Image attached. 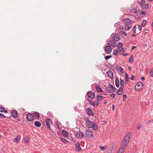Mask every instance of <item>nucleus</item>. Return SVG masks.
Instances as JSON below:
<instances>
[{
  "mask_svg": "<svg viewBox=\"0 0 153 153\" xmlns=\"http://www.w3.org/2000/svg\"><path fill=\"white\" fill-rule=\"evenodd\" d=\"M129 81V78H125V83L126 84H127Z\"/></svg>",
  "mask_w": 153,
  "mask_h": 153,
  "instance_id": "nucleus-38",
  "label": "nucleus"
},
{
  "mask_svg": "<svg viewBox=\"0 0 153 153\" xmlns=\"http://www.w3.org/2000/svg\"><path fill=\"white\" fill-rule=\"evenodd\" d=\"M128 55V54H127V53H124L123 54V56H126L127 55Z\"/></svg>",
  "mask_w": 153,
  "mask_h": 153,
  "instance_id": "nucleus-59",
  "label": "nucleus"
},
{
  "mask_svg": "<svg viewBox=\"0 0 153 153\" xmlns=\"http://www.w3.org/2000/svg\"><path fill=\"white\" fill-rule=\"evenodd\" d=\"M123 88L122 87H120L119 89L117 91L116 93L118 95L121 94L122 93Z\"/></svg>",
  "mask_w": 153,
  "mask_h": 153,
  "instance_id": "nucleus-21",
  "label": "nucleus"
},
{
  "mask_svg": "<svg viewBox=\"0 0 153 153\" xmlns=\"http://www.w3.org/2000/svg\"><path fill=\"white\" fill-rule=\"evenodd\" d=\"M116 42H115V41H114V40L109 41V43L108 44V45H109L110 46L111 45V46L113 47H115L116 46Z\"/></svg>",
  "mask_w": 153,
  "mask_h": 153,
  "instance_id": "nucleus-14",
  "label": "nucleus"
},
{
  "mask_svg": "<svg viewBox=\"0 0 153 153\" xmlns=\"http://www.w3.org/2000/svg\"><path fill=\"white\" fill-rule=\"evenodd\" d=\"M136 35L134 34H132L131 35V36L132 37H134L136 36Z\"/></svg>",
  "mask_w": 153,
  "mask_h": 153,
  "instance_id": "nucleus-62",
  "label": "nucleus"
},
{
  "mask_svg": "<svg viewBox=\"0 0 153 153\" xmlns=\"http://www.w3.org/2000/svg\"><path fill=\"white\" fill-rule=\"evenodd\" d=\"M21 136L19 135H18L13 140V141L14 142L17 143L19 142L20 140Z\"/></svg>",
  "mask_w": 153,
  "mask_h": 153,
  "instance_id": "nucleus-10",
  "label": "nucleus"
},
{
  "mask_svg": "<svg viewBox=\"0 0 153 153\" xmlns=\"http://www.w3.org/2000/svg\"><path fill=\"white\" fill-rule=\"evenodd\" d=\"M137 128L138 129H140V128L141 127V126L140 124H137Z\"/></svg>",
  "mask_w": 153,
  "mask_h": 153,
  "instance_id": "nucleus-44",
  "label": "nucleus"
},
{
  "mask_svg": "<svg viewBox=\"0 0 153 153\" xmlns=\"http://www.w3.org/2000/svg\"><path fill=\"white\" fill-rule=\"evenodd\" d=\"M122 34L124 36H126V33L125 32H123Z\"/></svg>",
  "mask_w": 153,
  "mask_h": 153,
  "instance_id": "nucleus-60",
  "label": "nucleus"
},
{
  "mask_svg": "<svg viewBox=\"0 0 153 153\" xmlns=\"http://www.w3.org/2000/svg\"><path fill=\"white\" fill-rule=\"evenodd\" d=\"M118 50H119V49H118L117 51H114V54L115 55H117L118 54L117 51Z\"/></svg>",
  "mask_w": 153,
  "mask_h": 153,
  "instance_id": "nucleus-42",
  "label": "nucleus"
},
{
  "mask_svg": "<svg viewBox=\"0 0 153 153\" xmlns=\"http://www.w3.org/2000/svg\"><path fill=\"white\" fill-rule=\"evenodd\" d=\"M141 13L143 15H145L146 14V12L145 11H143L141 12Z\"/></svg>",
  "mask_w": 153,
  "mask_h": 153,
  "instance_id": "nucleus-51",
  "label": "nucleus"
},
{
  "mask_svg": "<svg viewBox=\"0 0 153 153\" xmlns=\"http://www.w3.org/2000/svg\"><path fill=\"white\" fill-rule=\"evenodd\" d=\"M97 99V101H100L101 100V99L100 98V97L99 96V95H97L96 96Z\"/></svg>",
  "mask_w": 153,
  "mask_h": 153,
  "instance_id": "nucleus-35",
  "label": "nucleus"
},
{
  "mask_svg": "<svg viewBox=\"0 0 153 153\" xmlns=\"http://www.w3.org/2000/svg\"><path fill=\"white\" fill-rule=\"evenodd\" d=\"M134 60L133 57L132 56H131L129 60V62H133Z\"/></svg>",
  "mask_w": 153,
  "mask_h": 153,
  "instance_id": "nucleus-33",
  "label": "nucleus"
},
{
  "mask_svg": "<svg viewBox=\"0 0 153 153\" xmlns=\"http://www.w3.org/2000/svg\"><path fill=\"white\" fill-rule=\"evenodd\" d=\"M121 148L119 150L118 153H123L126 148V146H124L123 145H121Z\"/></svg>",
  "mask_w": 153,
  "mask_h": 153,
  "instance_id": "nucleus-15",
  "label": "nucleus"
},
{
  "mask_svg": "<svg viewBox=\"0 0 153 153\" xmlns=\"http://www.w3.org/2000/svg\"><path fill=\"white\" fill-rule=\"evenodd\" d=\"M105 51L108 54H109L111 52V48L110 45L106 46L105 47Z\"/></svg>",
  "mask_w": 153,
  "mask_h": 153,
  "instance_id": "nucleus-7",
  "label": "nucleus"
},
{
  "mask_svg": "<svg viewBox=\"0 0 153 153\" xmlns=\"http://www.w3.org/2000/svg\"><path fill=\"white\" fill-rule=\"evenodd\" d=\"M141 4H144L145 3V1L144 0H142L141 1Z\"/></svg>",
  "mask_w": 153,
  "mask_h": 153,
  "instance_id": "nucleus-52",
  "label": "nucleus"
},
{
  "mask_svg": "<svg viewBox=\"0 0 153 153\" xmlns=\"http://www.w3.org/2000/svg\"><path fill=\"white\" fill-rule=\"evenodd\" d=\"M130 79L131 80H133L134 79V76L132 75L131 76V77L130 78Z\"/></svg>",
  "mask_w": 153,
  "mask_h": 153,
  "instance_id": "nucleus-54",
  "label": "nucleus"
},
{
  "mask_svg": "<svg viewBox=\"0 0 153 153\" xmlns=\"http://www.w3.org/2000/svg\"><path fill=\"white\" fill-rule=\"evenodd\" d=\"M120 85L122 87H123L124 85V82L121 79H120Z\"/></svg>",
  "mask_w": 153,
  "mask_h": 153,
  "instance_id": "nucleus-27",
  "label": "nucleus"
},
{
  "mask_svg": "<svg viewBox=\"0 0 153 153\" xmlns=\"http://www.w3.org/2000/svg\"><path fill=\"white\" fill-rule=\"evenodd\" d=\"M85 134L87 137L91 138L93 136V133L91 131L88 130L85 131Z\"/></svg>",
  "mask_w": 153,
  "mask_h": 153,
  "instance_id": "nucleus-5",
  "label": "nucleus"
},
{
  "mask_svg": "<svg viewBox=\"0 0 153 153\" xmlns=\"http://www.w3.org/2000/svg\"><path fill=\"white\" fill-rule=\"evenodd\" d=\"M46 123L47 127L50 129V125L52 124V122L50 119H47L46 121Z\"/></svg>",
  "mask_w": 153,
  "mask_h": 153,
  "instance_id": "nucleus-12",
  "label": "nucleus"
},
{
  "mask_svg": "<svg viewBox=\"0 0 153 153\" xmlns=\"http://www.w3.org/2000/svg\"><path fill=\"white\" fill-rule=\"evenodd\" d=\"M146 9H148L149 7V6L148 4H146L144 5Z\"/></svg>",
  "mask_w": 153,
  "mask_h": 153,
  "instance_id": "nucleus-45",
  "label": "nucleus"
},
{
  "mask_svg": "<svg viewBox=\"0 0 153 153\" xmlns=\"http://www.w3.org/2000/svg\"><path fill=\"white\" fill-rule=\"evenodd\" d=\"M111 55H109V56H105V59H106V60H108L109 59H110V58H111Z\"/></svg>",
  "mask_w": 153,
  "mask_h": 153,
  "instance_id": "nucleus-36",
  "label": "nucleus"
},
{
  "mask_svg": "<svg viewBox=\"0 0 153 153\" xmlns=\"http://www.w3.org/2000/svg\"><path fill=\"white\" fill-rule=\"evenodd\" d=\"M85 126L88 128H93L95 130L98 129V127L97 124L95 123H93L89 119L88 117L85 118Z\"/></svg>",
  "mask_w": 153,
  "mask_h": 153,
  "instance_id": "nucleus-1",
  "label": "nucleus"
},
{
  "mask_svg": "<svg viewBox=\"0 0 153 153\" xmlns=\"http://www.w3.org/2000/svg\"><path fill=\"white\" fill-rule=\"evenodd\" d=\"M104 104H105L107 103V100H104L103 101Z\"/></svg>",
  "mask_w": 153,
  "mask_h": 153,
  "instance_id": "nucleus-57",
  "label": "nucleus"
},
{
  "mask_svg": "<svg viewBox=\"0 0 153 153\" xmlns=\"http://www.w3.org/2000/svg\"><path fill=\"white\" fill-rule=\"evenodd\" d=\"M26 118L28 121H31L33 120V115L30 114L27 115Z\"/></svg>",
  "mask_w": 153,
  "mask_h": 153,
  "instance_id": "nucleus-8",
  "label": "nucleus"
},
{
  "mask_svg": "<svg viewBox=\"0 0 153 153\" xmlns=\"http://www.w3.org/2000/svg\"><path fill=\"white\" fill-rule=\"evenodd\" d=\"M99 147L100 149L102 151H104L106 149V147L105 146H99Z\"/></svg>",
  "mask_w": 153,
  "mask_h": 153,
  "instance_id": "nucleus-28",
  "label": "nucleus"
},
{
  "mask_svg": "<svg viewBox=\"0 0 153 153\" xmlns=\"http://www.w3.org/2000/svg\"><path fill=\"white\" fill-rule=\"evenodd\" d=\"M11 114L13 118H16L18 116L17 112L15 110L13 111L12 112Z\"/></svg>",
  "mask_w": 153,
  "mask_h": 153,
  "instance_id": "nucleus-17",
  "label": "nucleus"
},
{
  "mask_svg": "<svg viewBox=\"0 0 153 153\" xmlns=\"http://www.w3.org/2000/svg\"><path fill=\"white\" fill-rule=\"evenodd\" d=\"M29 138L27 137H26L25 139V141L26 143H27L28 141Z\"/></svg>",
  "mask_w": 153,
  "mask_h": 153,
  "instance_id": "nucleus-43",
  "label": "nucleus"
},
{
  "mask_svg": "<svg viewBox=\"0 0 153 153\" xmlns=\"http://www.w3.org/2000/svg\"><path fill=\"white\" fill-rule=\"evenodd\" d=\"M127 97V96L126 94H124L123 96V100H125V99Z\"/></svg>",
  "mask_w": 153,
  "mask_h": 153,
  "instance_id": "nucleus-50",
  "label": "nucleus"
},
{
  "mask_svg": "<svg viewBox=\"0 0 153 153\" xmlns=\"http://www.w3.org/2000/svg\"><path fill=\"white\" fill-rule=\"evenodd\" d=\"M33 114L34 117L36 119L38 120L39 117V114L36 112H35L33 113Z\"/></svg>",
  "mask_w": 153,
  "mask_h": 153,
  "instance_id": "nucleus-22",
  "label": "nucleus"
},
{
  "mask_svg": "<svg viewBox=\"0 0 153 153\" xmlns=\"http://www.w3.org/2000/svg\"><path fill=\"white\" fill-rule=\"evenodd\" d=\"M4 110V108L0 107V112H3Z\"/></svg>",
  "mask_w": 153,
  "mask_h": 153,
  "instance_id": "nucleus-41",
  "label": "nucleus"
},
{
  "mask_svg": "<svg viewBox=\"0 0 153 153\" xmlns=\"http://www.w3.org/2000/svg\"><path fill=\"white\" fill-rule=\"evenodd\" d=\"M107 74L108 76L111 79H112L113 78V73L111 71H108L107 72Z\"/></svg>",
  "mask_w": 153,
  "mask_h": 153,
  "instance_id": "nucleus-18",
  "label": "nucleus"
},
{
  "mask_svg": "<svg viewBox=\"0 0 153 153\" xmlns=\"http://www.w3.org/2000/svg\"><path fill=\"white\" fill-rule=\"evenodd\" d=\"M123 22L125 30H128L131 27V21L129 19H123Z\"/></svg>",
  "mask_w": 153,
  "mask_h": 153,
  "instance_id": "nucleus-2",
  "label": "nucleus"
},
{
  "mask_svg": "<svg viewBox=\"0 0 153 153\" xmlns=\"http://www.w3.org/2000/svg\"><path fill=\"white\" fill-rule=\"evenodd\" d=\"M112 39L114 41H117L120 40V37L118 34H116L114 35Z\"/></svg>",
  "mask_w": 153,
  "mask_h": 153,
  "instance_id": "nucleus-13",
  "label": "nucleus"
},
{
  "mask_svg": "<svg viewBox=\"0 0 153 153\" xmlns=\"http://www.w3.org/2000/svg\"><path fill=\"white\" fill-rule=\"evenodd\" d=\"M99 96L100 97V98H101V99L103 98V97L102 96L99 95Z\"/></svg>",
  "mask_w": 153,
  "mask_h": 153,
  "instance_id": "nucleus-64",
  "label": "nucleus"
},
{
  "mask_svg": "<svg viewBox=\"0 0 153 153\" xmlns=\"http://www.w3.org/2000/svg\"><path fill=\"white\" fill-rule=\"evenodd\" d=\"M62 133L63 136L66 137H67L68 136V132L64 130H62Z\"/></svg>",
  "mask_w": 153,
  "mask_h": 153,
  "instance_id": "nucleus-25",
  "label": "nucleus"
},
{
  "mask_svg": "<svg viewBox=\"0 0 153 153\" xmlns=\"http://www.w3.org/2000/svg\"><path fill=\"white\" fill-rule=\"evenodd\" d=\"M147 22L145 20H143V22L141 23V26L142 27H144L146 24V23Z\"/></svg>",
  "mask_w": 153,
  "mask_h": 153,
  "instance_id": "nucleus-29",
  "label": "nucleus"
},
{
  "mask_svg": "<svg viewBox=\"0 0 153 153\" xmlns=\"http://www.w3.org/2000/svg\"><path fill=\"white\" fill-rule=\"evenodd\" d=\"M115 85L117 88H118L119 86V82L118 79H116L115 80Z\"/></svg>",
  "mask_w": 153,
  "mask_h": 153,
  "instance_id": "nucleus-26",
  "label": "nucleus"
},
{
  "mask_svg": "<svg viewBox=\"0 0 153 153\" xmlns=\"http://www.w3.org/2000/svg\"><path fill=\"white\" fill-rule=\"evenodd\" d=\"M87 112V113L90 115L93 116L94 115V114L92 111L91 110V109L88 108L86 109Z\"/></svg>",
  "mask_w": 153,
  "mask_h": 153,
  "instance_id": "nucleus-20",
  "label": "nucleus"
},
{
  "mask_svg": "<svg viewBox=\"0 0 153 153\" xmlns=\"http://www.w3.org/2000/svg\"><path fill=\"white\" fill-rule=\"evenodd\" d=\"M131 134V132H128L125 137L122 144L124 146H126L129 142L130 139V136Z\"/></svg>",
  "mask_w": 153,
  "mask_h": 153,
  "instance_id": "nucleus-3",
  "label": "nucleus"
},
{
  "mask_svg": "<svg viewBox=\"0 0 153 153\" xmlns=\"http://www.w3.org/2000/svg\"><path fill=\"white\" fill-rule=\"evenodd\" d=\"M34 125L36 126L39 127L41 126V124L39 121H36L34 122Z\"/></svg>",
  "mask_w": 153,
  "mask_h": 153,
  "instance_id": "nucleus-23",
  "label": "nucleus"
},
{
  "mask_svg": "<svg viewBox=\"0 0 153 153\" xmlns=\"http://www.w3.org/2000/svg\"><path fill=\"white\" fill-rule=\"evenodd\" d=\"M75 134L78 138H81V137H83L84 136L83 133L80 131L76 132Z\"/></svg>",
  "mask_w": 153,
  "mask_h": 153,
  "instance_id": "nucleus-9",
  "label": "nucleus"
},
{
  "mask_svg": "<svg viewBox=\"0 0 153 153\" xmlns=\"http://www.w3.org/2000/svg\"><path fill=\"white\" fill-rule=\"evenodd\" d=\"M128 74H127V73H126V76H125V78H128Z\"/></svg>",
  "mask_w": 153,
  "mask_h": 153,
  "instance_id": "nucleus-61",
  "label": "nucleus"
},
{
  "mask_svg": "<svg viewBox=\"0 0 153 153\" xmlns=\"http://www.w3.org/2000/svg\"><path fill=\"white\" fill-rule=\"evenodd\" d=\"M122 46V44L121 43H119L117 45V47L118 48H120Z\"/></svg>",
  "mask_w": 153,
  "mask_h": 153,
  "instance_id": "nucleus-34",
  "label": "nucleus"
},
{
  "mask_svg": "<svg viewBox=\"0 0 153 153\" xmlns=\"http://www.w3.org/2000/svg\"><path fill=\"white\" fill-rule=\"evenodd\" d=\"M114 88V87L111 84L109 85L107 88V90L109 93L112 92V88Z\"/></svg>",
  "mask_w": 153,
  "mask_h": 153,
  "instance_id": "nucleus-16",
  "label": "nucleus"
},
{
  "mask_svg": "<svg viewBox=\"0 0 153 153\" xmlns=\"http://www.w3.org/2000/svg\"><path fill=\"white\" fill-rule=\"evenodd\" d=\"M141 79L142 80H144L145 79L143 77H141Z\"/></svg>",
  "mask_w": 153,
  "mask_h": 153,
  "instance_id": "nucleus-63",
  "label": "nucleus"
},
{
  "mask_svg": "<svg viewBox=\"0 0 153 153\" xmlns=\"http://www.w3.org/2000/svg\"><path fill=\"white\" fill-rule=\"evenodd\" d=\"M143 84L141 82H139L135 86V88L136 90L140 91L142 88Z\"/></svg>",
  "mask_w": 153,
  "mask_h": 153,
  "instance_id": "nucleus-4",
  "label": "nucleus"
},
{
  "mask_svg": "<svg viewBox=\"0 0 153 153\" xmlns=\"http://www.w3.org/2000/svg\"><path fill=\"white\" fill-rule=\"evenodd\" d=\"M113 150V148H110L108 151V153H111Z\"/></svg>",
  "mask_w": 153,
  "mask_h": 153,
  "instance_id": "nucleus-39",
  "label": "nucleus"
},
{
  "mask_svg": "<svg viewBox=\"0 0 153 153\" xmlns=\"http://www.w3.org/2000/svg\"><path fill=\"white\" fill-rule=\"evenodd\" d=\"M153 122V120H149L147 122V123H152Z\"/></svg>",
  "mask_w": 153,
  "mask_h": 153,
  "instance_id": "nucleus-46",
  "label": "nucleus"
},
{
  "mask_svg": "<svg viewBox=\"0 0 153 153\" xmlns=\"http://www.w3.org/2000/svg\"><path fill=\"white\" fill-rule=\"evenodd\" d=\"M125 49L126 48H122L121 50L120 51V53L121 54L123 53L124 52Z\"/></svg>",
  "mask_w": 153,
  "mask_h": 153,
  "instance_id": "nucleus-32",
  "label": "nucleus"
},
{
  "mask_svg": "<svg viewBox=\"0 0 153 153\" xmlns=\"http://www.w3.org/2000/svg\"><path fill=\"white\" fill-rule=\"evenodd\" d=\"M136 46H133L132 47L131 49L133 50L136 48Z\"/></svg>",
  "mask_w": 153,
  "mask_h": 153,
  "instance_id": "nucleus-58",
  "label": "nucleus"
},
{
  "mask_svg": "<svg viewBox=\"0 0 153 153\" xmlns=\"http://www.w3.org/2000/svg\"><path fill=\"white\" fill-rule=\"evenodd\" d=\"M119 67L120 71L121 73L123 74L124 73V71L123 70V68L120 66Z\"/></svg>",
  "mask_w": 153,
  "mask_h": 153,
  "instance_id": "nucleus-37",
  "label": "nucleus"
},
{
  "mask_svg": "<svg viewBox=\"0 0 153 153\" xmlns=\"http://www.w3.org/2000/svg\"><path fill=\"white\" fill-rule=\"evenodd\" d=\"M96 89L98 91L100 92H103V91L102 88L98 85H96L95 87Z\"/></svg>",
  "mask_w": 153,
  "mask_h": 153,
  "instance_id": "nucleus-24",
  "label": "nucleus"
},
{
  "mask_svg": "<svg viewBox=\"0 0 153 153\" xmlns=\"http://www.w3.org/2000/svg\"><path fill=\"white\" fill-rule=\"evenodd\" d=\"M137 28L136 26L135 25L134 26L133 29L132 31L134 33H136V30Z\"/></svg>",
  "mask_w": 153,
  "mask_h": 153,
  "instance_id": "nucleus-31",
  "label": "nucleus"
},
{
  "mask_svg": "<svg viewBox=\"0 0 153 153\" xmlns=\"http://www.w3.org/2000/svg\"><path fill=\"white\" fill-rule=\"evenodd\" d=\"M62 141L65 143H68V141L66 140L64 138H62L61 140Z\"/></svg>",
  "mask_w": 153,
  "mask_h": 153,
  "instance_id": "nucleus-30",
  "label": "nucleus"
},
{
  "mask_svg": "<svg viewBox=\"0 0 153 153\" xmlns=\"http://www.w3.org/2000/svg\"><path fill=\"white\" fill-rule=\"evenodd\" d=\"M76 149L77 151H80L81 148L80 147V144L79 143H77L76 144Z\"/></svg>",
  "mask_w": 153,
  "mask_h": 153,
  "instance_id": "nucleus-19",
  "label": "nucleus"
},
{
  "mask_svg": "<svg viewBox=\"0 0 153 153\" xmlns=\"http://www.w3.org/2000/svg\"><path fill=\"white\" fill-rule=\"evenodd\" d=\"M138 29L140 30H141V27L140 25H138Z\"/></svg>",
  "mask_w": 153,
  "mask_h": 153,
  "instance_id": "nucleus-53",
  "label": "nucleus"
},
{
  "mask_svg": "<svg viewBox=\"0 0 153 153\" xmlns=\"http://www.w3.org/2000/svg\"><path fill=\"white\" fill-rule=\"evenodd\" d=\"M115 94L112 93L110 95V97H111L114 98L115 97Z\"/></svg>",
  "mask_w": 153,
  "mask_h": 153,
  "instance_id": "nucleus-40",
  "label": "nucleus"
},
{
  "mask_svg": "<svg viewBox=\"0 0 153 153\" xmlns=\"http://www.w3.org/2000/svg\"><path fill=\"white\" fill-rule=\"evenodd\" d=\"M0 116L4 118H6V117L3 114L0 113Z\"/></svg>",
  "mask_w": 153,
  "mask_h": 153,
  "instance_id": "nucleus-47",
  "label": "nucleus"
},
{
  "mask_svg": "<svg viewBox=\"0 0 153 153\" xmlns=\"http://www.w3.org/2000/svg\"><path fill=\"white\" fill-rule=\"evenodd\" d=\"M150 75L151 76L153 77V71L150 72Z\"/></svg>",
  "mask_w": 153,
  "mask_h": 153,
  "instance_id": "nucleus-48",
  "label": "nucleus"
},
{
  "mask_svg": "<svg viewBox=\"0 0 153 153\" xmlns=\"http://www.w3.org/2000/svg\"><path fill=\"white\" fill-rule=\"evenodd\" d=\"M88 98L91 99H93L95 97V94L92 92H89L87 94Z\"/></svg>",
  "mask_w": 153,
  "mask_h": 153,
  "instance_id": "nucleus-11",
  "label": "nucleus"
},
{
  "mask_svg": "<svg viewBox=\"0 0 153 153\" xmlns=\"http://www.w3.org/2000/svg\"><path fill=\"white\" fill-rule=\"evenodd\" d=\"M88 101L89 103H90V105L94 106H97L99 104V102L98 101H94L92 100H88Z\"/></svg>",
  "mask_w": 153,
  "mask_h": 153,
  "instance_id": "nucleus-6",
  "label": "nucleus"
},
{
  "mask_svg": "<svg viewBox=\"0 0 153 153\" xmlns=\"http://www.w3.org/2000/svg\"><path fill=\"white\" fill-rule=\"evenodd\" d=\"M55 125H56V126L58 128H59V124L58 123H55Z\"/></svg>",
  "mask_w": 153,
  "mask_h": 153,
  "instance_id": "nucleus-49",
  "label": "nucleus"
},
{
  "mask_svg": "<svg viewBox=\"0 0 153 153\" xmlns=\"http://www.w3.org/2000/svg\"><path fill=\"white\" fill-rule=\"evenodd\" d=\"M116 90V89L114 87L113 88H112V92L113 91H115Z\"/></svg>",
  "mask_w": 153,
  "mask_h": 153,
  "instance_id": "nucleus-55",
  "label": "nucleus"
},
{
  "mask_svg": "<svg viewBox=\"0 0 153 153\" xmlns=\"http://www.w3.org/2000/svg\"><path fill=\"white\" fill-rule=\"evenodd\" d=\"M112 109L113 110H114L115 109V106L114 105H112Z\"/></svg>",
  "mask_w": 153,
  "mask_h": 153,
  "instance_id": "nucleus-56",
  "label": "nucleus"
}]
</instances>
